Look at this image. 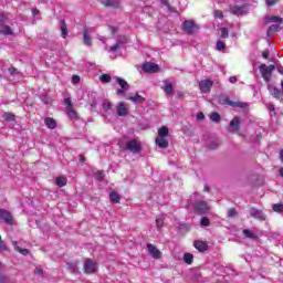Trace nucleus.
I'll return each mask as SVG.
<instances>
[{"instance_id": "20", "label": "nucleus", "mask_w": 283, "mask_h": 283, "mask_svg": "<svg viewBox=\"0 0 283 283\" xmlns=\"http://www.w3.org/2000/svg\"><path fill=\"white\" fill-rule=\"evenodd\" d=\"M0 34H4L6 36L14 34V31H12V28L7 24H0Z\"/></svg>"}, {"instance_id": "37", "label": "nucleus", "mask_w": 283, "mask_h": 283, "mask_svg": "<svg viewBox=\"0 0 283 283\" xmlns=\"http://www.w3.org/2000/svg\"><path fill=\"white\" fill-rule=\"evenodd\" d=\"M99 81L102 83H112V76L109 74H103L99 76Z\"/></svg>"}, {"instance_id": "52", "label": "nucleus", "mask_w": 283, "mask_h": 283, "mask_svg": "<svg viewBox=\"0 0 283 283\" xmlns=\"http://www.w3.org/2000/svg\"><path fill=\"white\" fill-rule=\"evenodd\" d=\"M117 50H120V45L114 44V45L111 46L112 52H117Z\"/></svg>"}, {"instance_id": "54", "label": "nucleus", "mask_w": 283, "mask_h": 283, "mask_svg": "<svg viewBox=\"0 0 283 283\" xmlns=\"http://www.w3.org/2000/svg\"><path fill=\"white\" fill-rule=\"evenodd\" d=\"M6 21V13L0 12V25Z\"/></svg>"}, {"instance_id": "47", "label": "nucleus", "mask_w": 283, "mask_h": 283, "mask_svg": "<svg viewBox=\"0 0 283 283\" xmlns=\"http://www.w3.org/2000/svg\"><path fill=\"white\" fill-rule=\"evenodd\" d=\"M0 251H8V247L3 242V239H1V235H0Z\"/></svg>"}, {"instance_id": "61", "label": "nucleus", "mask_w": 283, "mask_h": 283, "mask_svg": "<svg viewBox=\"0 0 283 283\" xmlns=\"http://www.w3.org/2000/svg\"><path fill=\"white\" fill-rule=\"evenodd\" d=\"M269 109L270 112H275V105H273L272 103L269 104Z\"/></svg>"}, {"instance_id": "50", "label": "nucleus", "mask_w": 283, "mask_h": 283, "mask_svg": "<svg viewBox=\"0 0 283 283\" xmlns=\"http://www.w3.org/2000/svg\"><path fill=\"white\" fill-rule=\"evenodd\" d=\"M125 92H127V90H125V88H118V90L116 91V94H117V96H123V95L125 94Z\"/></svg>"}, {"instance_id": "30", "label": "nucleus", "mask_w": 283, "mask_h": 283, "mask_svg": "<svg viewBox=\"0 0 283 283\" xmlns=\"http://www.w3.org/2000/svg\"><path fill=\"white\" fill-rule=\"evenodd\" d=\"M243 234L245 238H249L250 240H258V234H255L253 231L245 229L243 230Z\"/></svg>"}, {"instance_id": "16", "label": "nucleus", "mask_w": 283, "mask_h": 283, "mask_svg": "<svg viewBox=\"0 0 283 283\" xmlns=\"http://www.w3.org/2000/svg\"><path fill=\"white\" fill-rule=\"evenodd\" d=\"M193 247L195 249H198L201 253H205V251L209 249V243H207V241L196 240L193 242Z\"/></svg>"}, {"instance_id": "57", "label": "nucleus", "mask_w": 283, "mask_h": 283, "mask_svg": "<svg viewBox=\"0 0 283 283\" xmlns=\"http://www.w3.org/2000/svg\"><path fill=\"white\" fill-rule=\"evenodd\" d=\"M109 30H111L112 34H116V32H118V28H116V27H109Z\"/></svg>"}, {"instance_id": "12", "label": "nucleus", "mask_w": 283, "mask_h": 283, "mask_svg": "<svg viewBox=\"0 0 283 283\" xmlns=\"http://www.w3.org/2000/svg\"><path fill=\"white\" fill-rule=\"evenodd\" d=\"M147 251L149 255L154 258V260H160V258H163V252H160V250H158V248L151 243L147 244Z\"/></svg>"}, {"instance_id": "62", "label": "nucleus", "mask_w": 283, "mask_h": 283, "mask_svg": "<svg viewBox=\"0 0 283 283\" xmlns=\"http://www.w3.org/2000/svg\"><path fill=\"white\" fill-rule=\"evenodd\" d=\"M279 158H280L281 163L283 164V149L280 150Z\"/></svg>"}, {"instance_id": "15", "label": "nucleus", "mask_w": 283, "mask_h": 283, "mask_svg": "<svg viewBox=\"0 0 283 283\" xmlns=\"http://www.w3.org/2000/svg\"><path fill=\"white\" fill-rule=\"evenodd\" d=\"M230 12H231V14H234L237 17H240L242 14H247V12H248L247 4L232 6V7H230Z\"/></svg>"}, {"instance_id": "31", "label": "nucleus", "mask_w": 283, "mask_h": 283, "mask_svg": "<svg viewBox=\"0 0 283 283\" xmlns=\"http://www.w3.org/2000/svg\"><path fill=\"white\" fill-rule=\"evenodd\" d=\"M116 82L123 90H129V84L123 77H117Z\"/></svg>"}, {"instance_id": "35", "label": "nucleus", "mask_w": 283, "mask_h": 283, "mask_svg": "<svg viewBox=\"0 0 283 283\" xmlns=\"http://www.w3.org/2000/svg\"><path fill=\"white\" fill-rule=\"evenodd\" d=\"M210 120H212V123H220V120H222V117H220V113H212L210 114Z\"/></svg>"}, {"instance_id": "53", "label": "nucleus", "mask_w": 283, "mask_h": 283, "mask_svg": "<svg viewBox=\"0 0 283 283\" xmlns=\"http://www.w3.org/2000/svg\"><path fill=\"white\" fill-rule=\"evenodd\" d=\"M184 96H185V92L178 91L176 98L180 99V98H184Z\"/></svg>"}, {"instance_id": "28", "label": "nucleus", "mask_w": 283, "mask_h": 283, "mask_svg": "<svg viewBox=\"0 0 283 283\" xmlns=\"http://www.w3.org/2000/svg\"><path fill=\"white\" fill-rule=\"evenodd\" d=\"M61 35L62 39H67V23L65 22V20L61 21Z\"/></svg>"}, {"instance_id": "29", "label": "nucleus", "mask_w": 283, "mask_h": 283, "mask_svg": "<svg viewBox=\"0 0 283 283\" xmlns=\"http://www.w3.org/2000/svg\"><path fill=\"white\" fill-rule=\"evenodd\" d=\"M57 187H65L67 185V177L60 176L55 179Z\"/></svg>"}, {"instance_id": "32", "label": "nucleus", "mask_w": 283, "mask_h": 283, "mask_svg": "<svg viewBox=\"0 0 283 283\" xmlns=\"http://www.w3.org/2000/svg\"><path fill=\"white\" fill-rule=\"evenodd\" d=\"M184 262L186 264H193V254L187 252L184 254Z\"/></svg>"}, {"instance_id": "19", "label": "nucleus", "mask_w": 283, "mask_h": 283, "mask_svg": "<svg viewBox=\"0 0 283 283\" xmlns=\"http://www.w3.org/2000/svg\"><path fill=\"white\" fill-rule=\"evenodd\" d=\"M103 6L105 8H119L120 7V0H103Z\"/></svg>"}, {"instance_id": "7", "label": "nucleus", "mask_w": 283, "mask_h": 283, "mask_svg": "<svg viewBox=\"0 0 283 283\" xmlns=\"http://www.w3.org/2000/svg\"><path fill=\"white\" fill-rule=\"evenodd\" d=\"M126 149L132 154H140V151H143V146L140 145V142L132 139L126 144Z\"/></svg>"}, {"instance_id": "6", "label": "nucleus", "mask_w": 283, "mask_h": 283, "mask_svg": "<svg viewBox=\"0 0 283 283\" xmlns=\"http://www.w3.org/2000/svg\"><path fill=\"white\" fill-rule=\"evenodd\" d=\"M241 124H242V119L239 116H234L226 129L230 134H235V132H240Z\"/></svg>"}, {"instance_id": "11", "label": "nucleus", "mask_w": 283, "mask_h": 283, "mask_svg": "<svg viewBox=\"0 0 283 283\" xmlns=\"http://www.w3.org/2000/svg\"><path fill=\"white\" fill-rule=\"evenodd\" d=\"M92 32H94V28H84L83 43H84V45H87V48H92V45H93L92 36H90V34H92Z\"/></svg>"}, {"instance_id": "34", "label": "nucleus", "mask_w": 283, "mask_h": 283, "mask_svg": "<svg viewBox=\"0 0 283 283\" xmlns=\"http://www.w3.org/2000/svg\"><path fill=\"white\" fill-rule=\"evenodd\" d=\"M269 23H279L282 24L283 23V19L279 15H272L268 19Z\"/></svg>"}, {"instance_id": "63", "label": "nucleus", "mask_w": 283, "mask_h": 283, "mask_svg": "<svg viewBox=\"0 0 283 283\" xmlns=\"http://www.w3.org/2000/svg\"><path fill=\"white\" fill-rule=\"evenodd\" d=\"M86 158L85 155H80V163H85Z\"/></svg>"}, {"instance_id": "1", "label": "nucleus", "mask_w": 283, "mask_h": 283, "mask_svg": "<svg viewBox=\"0 0 283 283\" xmlns=\"http://www.w3.org/2000/svg\"><path fill=\"white\" fill-rule=\"evenodd\" d=\"M167 137H169V127L161 126L158 129V136L155 139L156 145L159 146L160 149H167V147H169V140H167Z\"/></svg>"}, {"instance_id": "33", "label": "nucleus", "mask_w": 283, "mask_h": 283, "mask_svg": "<svg viewBox=\"0 0 283 283\" xmlns=\"http://www.w3.org/2000/svg\"><path fill=\"white\" fill-rule=\"evenodd\" d=\"M102 107H103L104 112H109L112 109V107H114V105L112 104V102L109 99H104Z\"/></svg>"}, {"instance_id": "25", "label": "nucleus", "mask_w": 283, "mask_h": 283, "mask_svg": "<svg viewBox=\"0 0 283 283\" xmlns=\"http://www.w3.org/2000/svg\"><path fill=\"white\" fill-rule=\"evenodd\" d=\"M127 101H132L133 103L143 104L145 102V97H143L138 93H136L135 96L127 97Z\"/></svg>"}, {"instance_id": "42", "label": "nucleus", "mask_w": 283, "mask_h": 283, "mask_svg": "<svg viewBox=\"0 0 283 283\" xmlns=\"http://www.w3.org/2000/svg\"><path fill=\"white\" fill-rule=\"evenodd\" d=\"M235 216H238V211L235 210V208H231L228 210V218H235Z\"/></svg>"}, {"instance_id": "46", "label": "nucleus", "mask_w": 283, "mask_h": 283, "mask_svg": "<svg viewBox=\"0 0 283 283\" xmlns=\"http://www.w3.org/2000/svg\"><path fill=\"white\" fill-rule=\"evenodd\" d=\"M64 105H66V109H69V107H74L70 97L64 98Z\"/></svg>"}, {"instance_id": "45", "label": "nucleus", "mask_w": 283, "mask_h": 283, "mask_svg": "<svg viewBox=\"0 0 283 283\" xmlns=\"http://www.w3.org/2000/svg\"><path fill=\"white\" fill-rule=\"evenodd\" d=\"M214 17L216 19H224V13H222V10H216Z\"/></svg>"}, {"instance_id": "59", "label": "nucleus", "mask_w": 283, "mask_h": 283, "mask_svg": "<svg viewBox=\"0 0 283 283\" xmlns=\"http://www.w3.org/2000/svg\"><path fill=\"white\" fill-rule=\"evenodd\" d=\"M197 118H198V120L205 119V114L203 113H198Z\"/></svg>"}, {"instance_id": "40", "label": "nucleus", "mask_w": 283, "mask_h": 283, "mask_svg": "<svg viewBox=\"0 0 283 283\" xmlns=\"http://www.w3.org/2000/svg\"><path fill=\"white\" fill-rule=\"evenodd\" d=\"M95 178L101 182L105 178V172L103 170H97L95 172Z\"/></svg>"}, {"instance_id": "5", "label": "nucleus", "mask_w": 283, "mask_h": 283, "mask_svg": "<svg viewBox=\"0 0 283 283\" xmlns=\"http://www.w3.org/2000/svg\"><path fill=\"white\" fill-rule=\"evenodd\" d=\"M275 71V65L271 64V65H266V64H261L260 65V72L262 74V77L264 78V81H270L271 80V75L273 74V72Z\"/></svg>"}, {"instance_id": "21", "label": "nucleus", "mask_w": 283, "mask_h": 283, "mask_svg": "<svg viewBox=\"0 0 283 283\" xmlns=\"http://www.w3.org/2000/svg\"><path fill=\"white\" fill-rule=\"evenodd\" d=\"M12 247L14 248V251H18V253H21V255L30 254V250L19 247V243L17 241H12Z\"/></svg>"}, {"instance_id": "43", "label": "nucleus", "mask_w": 283, "mask_h": 283, "mask_svg": "<svg viewBox=\"0 0 283 283\" xmlns=\"http://www.w3.org/2000/svg\"><path fill=\"white\" fill-rule=\"evenodd\" d=\"M157 229H163L165 224V218H158L156 219Z\"/></svg>"}, {"instance_id": "64", "label": "nucleus", "mask_w": 283, "mask_h": 283, "mask_svg": "<svg viewBox=\"0 0 283 283\" xmlns=\"http://www.w3.org/2000/svg\"><path fill=\"white\" fill-rule=\"evenodd\" d=\"M118 43H127V38L123 36L120 40H118Z\"/></svg>"}, {"instance_id": "14", "label": "nucleus", "mask_w": 283, "mask_h": 283, "mask_svg": "<svg viewBox=\"0 0 283 283\" xmlns=\"http://www.w3.org/2000/svg\"><path fill=\"white\" fill-rule=\"evenodd\" d=\"M193 209L196 213H207V211H209V206L207 205V201H196Z\"/></svg>"}, {"instance_id": "38", "label": "nucleus", "mask_w": 283, "mask_h": 283, "mask_svg": "<svg viewBox=\"0 0 283 283\" xmlns=\"http://www.w3.org/2000/svg\"><path fill=\"white\" fill-rule=\"evenodd\" d=\"M271 94L274 98H280V96H282V92H280V88L277 87H272Z\"/></svg>"}, {"instance_id": "8", "label": "nucleus", "mask_w": 283, "mask_h": 283, "mask_svg": "<svg viewBox=\"0 0 283 283\" xmlns=\"http://www.w3.org/2000/svg\"><path fill=\"white\" fill-rule=\"evenodd\" d=\"M142 70H144L146 74H158L160 66L156 63L146 62L142 65Z\"/></svg>"}, {"instance_id": "22", "label": "nucleus", "mask_w": 283, "mask_h": 283, "mask_svg": "<svg viewBox=\"0 0 283 283\" xmlns=\"http://www.w3.org/2000/svg\"><path fill=\"white\" fill-rule=\"evenodd\" d=\"M66 115L71 120H76L78 118V113H76L74 106L66 108Z\"/></svg>"}, {"instance_id": "17", "label": "nucleus", "mask_w": 283, "mask_h": 283, "mask_svg": "<svg viewBox=\"0 0 283 283\" xmlns=\"http://www.w3.org/2000/svg\"><path fill=\"white\" fill-rule=\"evenodd\" d=\"M250 216L251 218H255L256 220H266V217L264 216V212L262 210H258L255 208L250 209Z\"/></svg>"}, {"instance_id": "44", "label": "nucleus", "mask_w": 283, "mask_h": 283, "mask_svg": "<svg viewBox=\"0 0 283 283\" xmlns=\"http://www.w3.org/2000/svg\"><path fill=\"white\" fill-rule=\"evenodd\" d=\"M201 227H209L210 222H209V218L207 217H202L201 221H200Z\"/></svg>"}, {"instance_id": "56", "label": "nucleus", "mask_w": 283, "mask_h": 283, "mask_svg": "<svg viewBox=\"0 0 283 283\" xmlns=\"http://www.w3.org/2000/svg\"><path fill=\"white\" fill-rule=\"evenodd\" d=\"M229 82H230V83H238V77H235V76H230V77H229Z\"/></svg>"}, {"instance_id": "23", "label": "nucleus", "mask_w": 283, "mask_h": 283, "mask_svg": "<svg viewBox=\"0 0 283 283\" xmlns=\"http://www.w3.org/2000/svg\"><path fill=\"white\" fill-rule=\"evenodd\" d=\"M44 124L49 129H56V120L52 117H45Z\"/></svg>"}, {"instance_id": "24", "label": "nucleus", "mask_w": 283, "mask_h": 283, "mask_svg": "<svg viewBox=\"0 0 283 283\" xmlns=\"http://www.w3.org/2000/svg\"><path fill=\"white\" fill-rule=\"evenodd\" d=\"M2 118L9 123H14L17 120V115H14V113L4 112Z\"/></svg>"}, {"instance_id": "55", "label": "nucleus", "mask_w": 283, "mask_h": 283, "mask_svg": "<svg viewBox=\"0 0 283 283\" xmlns=\"http://www.w3.org/2000/svg\"><path fill=\"white\" fill-rule=\"evenodd\" d=\"M33 17H39L41 14V11L39 9H32Z\"/></svg>"}, {"instance_id": "9", "label": "nucleus", "mask_w": 283, "mask_h": 283, "mask_svg": "<svg viewBox=\"0 0 283 283\" xmlns=\"http://www.w3.org/2000/svg\"><path fill=\"white\" fill-rule=\"evenodd\" d=\"M0 220L4 221L6 224H8L9 227H12V224H14V218L12 217V212L6 209H0Z\"/></svg>"}, {"instance_id": "58", "label": "nucleus", "mask_w": 283, "mask_h": 283, "mask_svg": "<svg viewBox=\"0 0 283 283\" xmlns=\"http://www.w3.org/2000/svg\"><path fill=\"white\" fill-rule=\"evenodd\" d=\"M10 74H17V67L12 66L9 69Z\"/></svg>"}, {"instance_id": "26", "label": "nucleus", "mask_w": 283, "mask_h": 283, "mask_svg": "<svg viewBox=\"0 0 283 283\" xmlns=\"http://www.w3.org/2000/svg\"><path fill=\"white\" fill-rule=\"evenodd\" d=\"M109 198H111V202H114V205H118V202H120V195H118L116 190H113L109 193Z\"/></svg>"}, {"instance_id": "13", "label": "nucleus", "mask_w": 283, "mask_h": 283, "mask_svg": "<svg viewBox=\"0 0 283 283\" xmlns=\"http://www.w3.org/2000/svg\"><path fill=\"white\" fill-rule=\"evenodd\" d=\"M116 113L117 116H127L129 114V105H127L125 102H119L116 105Z\"/></svg>"}, {"instance_id": "27", "label": "nucleus", "mask_w": 283, "mask_h": 283, "mask_svg": "<svg viewBox=\"0 0 283 283\" xmlns=\"http://www.w3.org/2000/svg\"><path fill=\"white\" fill-rule=\"evenodd\" d=\"M280 30H282V28H280V25L272 24L269 27L266 34H268V36H272V34H275V32H280Z\"/></svg>"}, {"instance_id": "4", "label": "nucleus", "mask_w": 283, "mask_h": 283, "mask_svg": "<svg viewBox=\"0 0 283 283\" xmlns=\"http://www.w3.org/2000/svg\"><path fill=\"white\" fill-rule=\"evenodd\" d=\"M83 269H84V273H85L86 275H92V274L98 272V263L92 261L91 259H87V260L84 262Z\"/></svg>"}, {"instance_id": "49", "label": "nucleus", "mask_w": 283, "mask_h": 283, "mask_svg": "<svg viewBox=\"0 0 283 283\" xmlns=\"http://www.w3.org/2000/svg\"><path fill=\"white\" fill-rule=\"evenodd\" d=\"M266 6L273 7L277 3V0H265Z\"/></svg>"}, {"instance_id": "41", "label": "nucleus", "mask_w": 283, "mask_h": 283, "mask_svg": "<svg viewBox=\"0 0 283 283\" xmlns=\"http://www.w3.org/2000/svg\"><path fill=\"white\" fill-rule=\"evenodd\" d=\"M221 39H229V30L227 28H221Z\"/></svg>"}, {"instance_id": "39", "label": "nucleus", "mask_w": 283, "mask_h": 283, "mask_svg": "<svg viewBox=\"0 0 283 283\" xmlns=\"http://www.w3.org/2000/svg\"><path fill=\"white\" fill-rule=\"evenodd\" d=\"M217 50H218L219 52H222V50H227V44L224 43V41L219 40V41L217 42Z\"/></svg>"}, {"instance_id": "51", "label": "nucleus", "mask_w": 283, "mask_h": 283, "mask_svg": "<svg viewBox=\"0 0 283 283\" xmlns=\"http://www.w3.org/2000/svg\"><path fill=\"white\" fill-rule=\"evenodd\" d=\"M34 274H35V275H43V269H41V268H35Z\"/></svg>"}, {"instance_id": "10", "label": "nucleus", "mask_w": 283, "mask_h": 283, "mask_svg": "<svg viewBox=\"0 0 283 283\" xmlns=\"http://www.w3.org/2000/svg\"><path fill=\"white\" fill-rule=\"evenodd\" d=\"M211 87H213V81L207 78V80H201L199 82V90L201 94H209L211 92Z\"/></svg>"}, {"instance_id": "48", "label": "nucleus", "mask_w": 283, "mask_h": 283, "mask_svg": "<svg viewBox=\"0 0 283 283\" xmlns=\"http://www.w3.org/2000/svg\"><path fill=\"white\" fill-rule=\"evenodd\" d=\"M72 83H74L75 85H77V83H81V76H78V75H73V76H72Z\"/></svg>"}, {"instance_id": "2", "label": "nucleus", "mask_w": 283, "mask_h": 283, "mask_svg": "<svg viewBox=\"0 0 283 283\" xmlns=\"http://www.w3.org/2000/svg\"><path fill=\"white\" fill-rule=\"evenodd\" d=\"M182 30L187 34L191 35V34H196V32L200 30V27L193 20H185L182 23Z\"/></svg>"}, {"instance_id": "18", "label": "nucleus", "mask_w": 283, "mask_h": 283, "mask_svg": "<svg viewBox=\"0 0 283 283\" xmlns=\"http://www.w3.org/2000/svg\"><path fill=\"white\" fill-rule=\"evenodd\" d=\"M164 84H165L164 92L166 96H171V94H174V84H171L169 80H165Z\"/></svg>"}, {"instance_id": "36", "label": "nucleus", "mask_w": 283, "mask_h": 283, "mask_svg": "<svg viewBox=\"0 0 283 283\" xmlns=\"http://www.w3.org/2000/svg\"><path fill=\"white\" fill-rule=\"evenodd\" d=\"M272 209L275 213H283V205L282 203H274Z\"/></svg>"}, {"instance_id": "3", "label": "nucleus", "mask_w": 283, "mask_h": 283, "mask_svg": "<svg viewBox=\"0 0 283 283\" xmlns=\"http://www.w3.org/2000/svg\"><path fill=\"white\" fill-rule=\"evenodd\" d=\"M219 102L221 103V105H229L230 107H240L241 109H247V107H249V104L244 102H233L229 99L228 96H221L219 98Z\"/></svg>"}, {"instance_id": "60", "label": "nucleus", "mask_w": 283, "mask_h": 283, "mask_svg": "<svg viewBox=\"0 0 283 283\" xmlns=\"http://www.w3.org/2000/svg\"><path fill=\"white\" fill-rule=\"evenodd\" d=\"M262 56H263L264 59H269V50L263 51V52H262Z\"/></svg>"}]
</instances>
